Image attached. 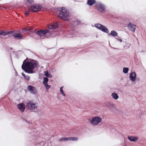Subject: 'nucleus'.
<instances>
[{
    "mask_svg": "<svg viewBox=\"0 0 146 146\" xmlns=\"http://www.w3.org/2000/svg\"><path fill=\"white\" fill-rule=\"evenodd\" d=\"M61 9V10L57 11V16L64 20L68 21L70 20V16L68 11L64 7Z\"/></svg>",
    "mask_w": 146,
    "mask_h": 146,
    "instance_id": "2",
    "label": "nucleus"
},
{
    "mask_svg": "<svg viewBox=\"0 0 146 146\" xmlns=\"http://www.w3.org/2000/svg\"><path fill=\"white\" fill-rule=\"evenodd\" d=\"M27 89L29 91H30L33 94H36L37 92L36 88L32 86H28L27 87Z\"/></svg>",
    "mask_w": 146,
    "mask_h": 146,
    "instance_id": "11",
    "label": "nucleus"
},
{
    "mask_svg": "<svg viewBox=\"0 0 146 146\" xmlns=\"http://www.w3.org/2000/svg\"><path fill=\"white\" fill-rule=\"evenodd\" d=\"M17 108L21 112H23L25 109V107L23 103L19 104L17 105Z\"/></svg>",
    "mask_w": 146,
    "mask_h": 146,
    "instance_id": "12",
    "label": "nucleus"
},
{
    "mask_svg": "<svg viewBox=\"0 0 146 146\" xmlns=\"http://www.w3.org/2000/svg\"><path fill=\"white\" fill-rule=\"evenodd\" d=\"M115 39L117 40V41H119L121 42L122 41V40L121 39H120L119 38H115Z\"/></svg>",
    "mask_w": 146,
    "mask_h": 146,
    "instance_id": "31",
    "label": "nucleus"
},
{
    "mask_svg": "<svg viewBox=\"0 0 146 146\" xmlns=\"http://www.w3.org/2000/svg\"><path fill=\"white\" fill-rule=\"evenodd\" d=\"M136 73L134 72H131L130 74L129 79L132 82H134L136 81Z\"/></svg>",
    "mask_w": 146,
    "mask_h": 146,
    "instance_id": "10",
    "label": "nucleus"
},
{
    "mask_svg": "<svg viewBox=\"0 0 146 146\" xmlns=\"http://www.w3.org/2000/svg\"><path fill=\"white\" fill-rule=\"evenodd\" d=\"M48 79L46 77H44L43 78V84H47L48 82Z\"/></svg>",
    "mask_w": 146,
    "mask_h": 146,
    "instance_id": "27",
    "label": "nucleus"
},
{
    "mask_svg": "<svg viewBox=\"0 0 146 146\" xmlns=\"http://www.w3.org/2000/svg\"><path fill=\"white\" fill-rule=\"evenodd\" d=\"M106 8L105 6L102 3H99L96 4V9L100 12H104L106 9Z\"/></svg>",
    "mask_w": 146,
    "mask_h": 146,
    "instance_id": "8",
    "label": "nucleus"
},
{
    "mask_svg": "<svg viewBox=\"0 0 146 146\" xmlns=\"http://www.w3.org/2000/svg\"><path fill=\"white\" fill-rule=\"evenodd\" d=\"M12 32V33H13V35L16 39H20L22 38V35L19 32L17 31Z\"/></svg>",
    "mask_w": 146,
    "mask_h": 146,
    "instance_id": "9",
    "label": "nucleus"
},
{
    "mask_svg": "<svg viewBox=\"0 0 146 146\" xmlns=\"http://www.w3.org/2000/svg\"><path fill=\"white\" fill-rule=\"evenodd\" d=\"M59 141H68V137H62L60 138L59 139Z\"/></svg>",
    "mask_w": 146,
    "mask_h": 146,
    "instance_id": "24",
    "label": "nucleus"
},
{
    "mask_svg": "<svg viewBox=\"0 0 146 146\" xmlns=\"http://www.w3.org/2000/svg\"><path fill=\"white\" fill-rule=\"evenodd\" d=\"M94 26L98 29L101 30L103 32L108 33V30L105 26L100 23H96L94 25Z\"/></svg>",
    "mask_w": 146,
    "mask_h": 146,
    "instance_id": "7",
    "label": "nucleus"
},
{
    "mask_svg": "<svg viewBox=\"0 0 146 146\" xmlns=\"http://www.w3.org/2000/svg\"><path fill=\"white\" fill-rule=\"evenodd\" d=\"M12 31L5 32L3 31L0 30V35L5 36L9 34H12Z\"/></svg>",
    "mask_w": 146,
    "mask_h": 146,
    "instance_id": "17",
    "label": "nucleus"
},
{
    "mask_svg": "<svg viewBox=\"0 0 146 146\" xmlns=\"http://www.w3.org/2000/svg\"><path fill=\"white\" fill-rule=\"evenodd\" d=\"M128 139L131 142H135L138 139L137 136H129L127 137Z\"/></svg>",
    "mask_w": 146,
    "mask_h": 146,
    "instance_id": "14",
    "label": "nucleus"
},
{
    "mask_svg": "<svg viewBox=\"0 0 146 146\" xmlns=\"http://www.w3.org/2000/svg\"><path fill=\"white\" fill-rule=\"evenodd\" d=\"M78 138L76 137H68V141H76L78 140Z\"/></svg>",
    "mask_w": 146,
    "mask_h": 146,
    "instance_id": "21",
    "label": "nucleus"
},
{
    "mask_svg": "<svg viewBox=\"0 0 146 146\" xmlns=\"http://www.w3.org/2000/svg\"><path fill=\"white\" fill-rule=\"evenodd\" d=\"M107 106L110 110L112 111H113L114 110H115L116 109L115 106L113 103H108L107 105Z\"/></svg>",
    "mask_w": 146,
    "mask_h": 146,
    "instance_id": "13",
    "label": "nucleus"
},
{
    "mask_svg": "<svg viewBox=\"0 0 146 146\" xmlns=\"http://www.w3.org/2000/svg\"><path fill=\"white\" fill-rule=\"evenodd\" d=\"M111 96L112 98L115 100H117L119 98V96L116 93H113L111 94Z\"/></svg>",
    "mask_w": 146,
    "mask_h": 146,
    "instance_id": "18",
    "label": "nucleus"
},
{
    "mask_svg": "<svg viewBox=\"0 0 146 146\" xmlns=\"http://www.w3.org/2000/svg\"><path fill=\"white\" fill-rule=\"evenodd\" d=\"M130 46H131V44H130L127 43V44L126 45H125L124 46V47H126L128 48H129V47Z\"/></svg>",
    "mask_w": 146,
    "mask_h": 146,
    "instance_id": "30",
    "label": "nucleus"
},
{
    "mask_svg": "<svg viewBox=\"0 0 146 146\" xmlns=\"http://www.w3.org/2000/svg\"><path fill=\"white\" fill-rule=\"evenodd\" d=\"M129 70L128 68L124 67L123 69V72L125 74H127L128 73Z\"/></svg>",
    "mask_w": 146,
    "mask_h": 146,
    "instance_id": "25",
    "label": "nucleus"
},
{
    "mask_svg": "<svg viewBox=\"0 0 146 146\" xmlns=\"http://www.w3.org/2000/svg\"><path fill=\"white\" fill-rule=\"evenodd\" d=\"M22 75L24 76L25 79L28 80H30V77L28 76L25 75L24 73H22Z\"/></svg>",
    "mask_w": 146,
    "mask_h": 146,
    "instance_id": "26",
    "label": "nucleus"
},
{
    "mask_svg": "<svg viewBox=\"0 0 146 146\" xmlns=\"http://www.w3.org/2000/svg\"><path fill=\"white\" fill-rule=\"evenodd\" d=\"M38 65V63L36 60H31L25 64L22 65L21 68L26 72L29 74H33L35 72L33 70L34 68Z\"/></svg>",
    "mask_w": 146,
    "mask_h": 146,
    "instance_id": "1",
    "label": "nucleus"
},
{
    "mask_svg": "<svg viewBox=\"0 0 146 146\" xmlns=\"http://www.w3.org/2000/svg\"><path fill=\"white\" fill-rule=\"evenodd\" d=\"M63 86H61L60 88V92H61V94L62 95V96H65V94L64 93L63 90Z\"/></svg>",
    "mask_w": 146,
    "mask_h": 146,
    "instance_id": "23",
    "label": "nucleus"
},
{
    "mask_svg": "<svg viewBox=\"0 0 146 146\" xmlns=\"http://www.w3.org/2000/svg\"><path fill=\"white\" fill-rule=\"evenodd\" d=\"M44 74L46 77L48 78H51L52 77V75L48 71H45Z\"/></svg>",
    "mask_w": 146,
    "mask_h": 146,
    "instance_id": "22",
    "label": "nucleus"
},
{
    "mask_svg": "<svg viewBox=\"0 0 146 146\" xmlns=\"http://www.w3.org/2000/svg\"><path fill=\"white\" fill-rule=\"evenodd\" d=\"M128 27L129 29L132 32H134L135 31V25L131 23H129L128 25Z\"/></svg>",
    "mask_w": 146,
    "mask_h": 146,
    "instance_id": "15",
    "label": "nucleus"
},
{
    "mask_svg": "<svg viewBox=\"0 0 146 146\" xmlns=\"http://www.w3.org/2000/svg\"><path fill=\"white\" fill-rule=\"evenodd\" d=\"M102 121V118L100 117L96 116L93 117L90 121L91 124L94 126L98 125Z\"/></svg>",
    "mask_w": 146,
    "mask_h": 146,
    "instance_id": "6",
    "label": "nucleus"
},
{
    "mask_svg": "<svg viewBox=\"0 0 146 146\" xmlns=\"http://www.w3.org/2000/svg\"><path fill=\"white\" fill-rule=\"evenodd\" d=\"M44 85L47 90L48 89L50 88V86L48 84H44Z\"/></svg>",
    "mask_w": 146,
    "mask_h": 146,
    "instance_id": "28",
    "label": "nucleus"
},
{
    "mask_svg": "<svg viewBox=\"0 0 146 146\" xmlns=\"http://www.w3.org/2000/svg\"><path fill=\"white\" fill-rule=\"evenodd\" d=\"M95 3L94 0H88L87 2L88 4L92 6Z\"/></svg>",
    "mask_w": 146,
    "mask_h": 146,
    "instance_id": "19",
    "label": "nucleus"
},
{
    "mask_svg": "<svg viewBox=\"0 0 146 146\" xmlns=\"http://www.w3.org/2000/svg\"><path fill=\"white\" fill-rule=\"evenodd\" d=\"M30 30V29H22V32L21 33H26L27 32V31H29Z\"/></svg>",
    "mask_w": 146,
    "mask_h": 146,
    "instance_id": "29",
    "label": "nucleus"
},
{
    "mask_svg": "<svg viewBox=\"0 0 146 146\" xmlns=\"http://www.w3.org/2000/svg\"><path fill=\"white\" fill-rule=\"evenodd\" d=\"M50 31H50L49 29L41 30L37 31L36 34L39 36L40 38L43 39L48 37L47 35Z\"/></svg>",
    "mask_w": 146,
    "mask_h": 146,
    "instance_id": "5",
    "label": "nucleus"
},
{
    "mask_svg": "<svg viewBox=\"0 0 146 146\" xmlns=\"http://www.w3.org/2000/svg\"><path fill=\"white\" fill-rule=\"evenodd\" d=\"M42 7L40 5H31L29 10L26 11L25 13V15L27 16L29 15V13L30 12H37L40 11Z\"/></svg>",
    "mask_w": 146,
    "mask_h": 146,
    "instance_id": "4",
    "label": "nucleus"
},
{
    "mask_svg": "<svg viewBox=\"0 0 146 146\" xmlns=\"http://www.w3.org/2000/svg\"><path fill=\"white\" fill-rule=\"evenodd\" d=\"M110 35L113 36H117L118 35V33L115 31H112L110 33Z\"/></svg>",
    "mask_w": 146,
    "mask_h": 146,
    "instance_id": "20",
    "label": "nucleus"
},
{
    "mask_svg": "<svg viewBox=\"0 0 146 146\" xmlns=\"http://www.w3.org/2000/svg\"><path fill=\"white\" fill-rule=\"evenodd\" d=\"M58 27V24L57 23H55L53 25H48V28L50 29H53L54 30L57 28Z\"/></svg>",
    "mask_w": 146,
    "mask_h": 146,
    "instance_id": "16",
    "label": "nucleus"
},
{
    "mask_svg": "<svg viewBox=\"0 0 146 146\" xmlns=\"http://www.w3.org/2000/svg\"><path fill=\"white\" fill-rule=\"evenodd\" d=\"M26 107L28 110L31 111L35 112L38 110L37 104L31 101H30L27 103Z\"/></svg>",
    "mask_w": 146,
    "mask_h": 146,
    "instance_id": "3",
    "label": "nucleus"
}]
</instances>
